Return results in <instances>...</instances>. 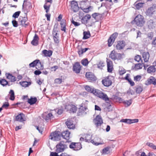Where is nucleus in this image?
<instances>
[{
    "mask_svg": "<svg viewBox=\"0 0 156 156\" xmlns=\"http://www.w3.org/2000/svg\"><path fill=\"white\" fill-rule=\"evenodd\" d=\"M109 57L113 60H120L122 58L121 54L116 53L114 50L111 51Z\"/></svg>",
    "mask_w": 156,
    "mask_h": 156,
    "instance_id": "nucleus-8",
    "label": "nucleus"
},
{
    "mask_svg": "<svg viewBox=\"0 0 156 156\" xmlns=\"http://www.w3.org/2000/svg\"><path fill=\"white\" fill-rule=\"evenodd\" d=\"M45 15V16L47 18V20L50 21V20L51 14H50L48 13V12Z\"/></svg>",
    "mask_w": 156,
    "mask_h": 156,
    "instance_id": "nucleus-58",
    "label": "nucleus"
},
{
    "mask_svg": "<svg viewBox=\"0 0 156 156\" xmlns=\"http://www.w3.org/2000/svg\"><path fill=\"white\" fill-rule=\"evenodd\" d=\"M8 83V81L5 79H1L0 80V84L3 86H6Z\"/></svg>",
    "mask_w": 156,
    "mask_h": 156,
    "instance_id": "nucleus-43",
    "label": "nucleus"
},
{
    "mask_svg": "<svg viewBox=\"0 0 156 156\" xmlns=\"http://www.w3.org/2000/svg\"><path fill=\"white\" fill-rule=\"evenodd\" d=\"M109 148L106 147L104 148L102 151V153L104 154H108L109 153Z\"/></svg>",
    "mask_w": 156,
    "mask_h": 156,
    "instance_id": "nucleus-46",
    "label": "nucleus"
},
{
    "mask_svg": "<svg viewBox=\"0 0 156 156\" xmlns=\"http://www.w3.org/2000/svg\"><path fill=\"white\" fill-rule=\"evenodd\" d=\"M142 56L145 62H148L150 58V54L148 52H144L142 53Z\"/></svg>",
    "mask_w": 156,
    "mask_h": 156,
    "instance_id": "nucleus-28",
    "label": "nucleus"
},
{
    "mask_svg": "<svg viewBox=\"0 0 156 156\" xmlns=\"http://www.w3.org/2000/svg\"><path fill=\"white\" fill-rule=\"evenodd\" d=\"M80 5V9L86 13L89 12L91 11V9L93 8L92 7L90 6H88L87 3L86 1H81Z\"/></svg>",
    "mask_w": 156,
    "mask_h": 156,
    "instance_id": "nucleus-4",
    "label": "nucleus"
},
{
    "mask_svg": "<svg viewBox=\"0 0 156 156\" xmlns=\"http://www.w3.org/2000/svg\"><path fill=\"white\" fill-rule=\"evenodd\" d=\"M5 75L6 76V78L9 80L11 82H14L16 80V77L12 76L9 73H6L5 74Z\"/></svg>",
    "mask_w": 156,
    "mask_h": 156,
    "instance_id": "nucleus-29",
    "label": "nucleus"
},
{
    "mask_svg": "<svg viewBox=\"0 0 156 156\" xmlns=\"http://www.w3.org/2000/svg\"><path fill=\"white\" fill-rule=\"evenodd\" d=\"M62 82V79L61 78H56L54 80V83L56 84H59Z\"/></svg>",
    "mask_w": 156,
    "mask_h": 156,
    "instance_id": "nucleus-47",
    "label": "nucleus"
},
{
    "mask_svg": "<svg viewBox=\"0 0 156 156\" xmlns=\"http://www.w3.org/2000/svg\"><path fill=\"white\" fill-rule=\"evenodd\" d=\"M120 122L127 123L131 124L134 123H136L138 122V119H121Z\"/></svg>",
    "mask_w": 156,
    "mask_h": 156,
    "instance_id": "nucleus-23",
    "label": "nucleus"
},
{
    "mask_svg": "<svg viewBox=\"0 0 156 156\" xmlns=\"http://www.w3.org/2000/svg\"><path fill=\"white\" fill-rule=\"evenodd\" d=\"M126 45V42L124 41H119L117 42L115 48L117 50H121L124 48Z\"/></svg>",
    "mask_w": 156,
    "mask_h": 156,
    "instance_id": "nucleus-17",
    "label": "nucleus"
},
{
    "mask_svg": "<svg viewBox=\"0 0 156 156\" xmlns=\"http://www.w3.org/2000/svg\"><path fill=\"white\" fill-rule=\"evenodd\" d=\"M20 24L23 27H26L29 25V23L27 22L28 19L26 17H22L20 18Z\"/></svg>",
    "mask_w": 156,
    "mask_h": 156,
    "instance_id": "nucleus-25",
    "label": "nucleus"
},
{
    "mask_svg": "<svg viewBox=\"0 0 156 156\" xmlns=\"http://www.w3.org/2000/svg\"><path fill=\"white\" fill-rule=\"evenodd\" d=\"M19 83L22 87H28L31 84L30 82L25 81L20 82Z\"/></svg>",
    "mask_w": 156,
    "mask_h": 156,
    "instance_id": "nucleus-40",
    "label": "nucleus"
},
{
    "mask_svg": "<svg viewBox=\"0 0 156 156\" xmlns=\"http://www.w3.org/2000/svg\"><path fill=\"white\" fill-rule=\"evenodd\" d=\"M12 23L13 26L15 27H16L18 26L17 22L15 20H13L12 21Z\"/></svg>",
    "mask_w": 156,
    "mask_h": 156,
    "instance_id": "nucleus-55",
    "label": "nucleus"
},
{
    "mask_svg": "<svg viewBox=\"0 0 156 156\" xmlns=\"http://www.w3.org/2000/svg\"><path fill=\"white\" fill-rule=\"evenodd\" d=\"M155 11V7L152 6L148 9L147 11V12L148 15H152Z\"/></svg>",
    "mask_w": 156,
    "mask_h": 156,
    "instance_id": "nucleus-37",
    "label": "nucleus"
},
{
    "mask_svg": "<svg viewBox=\"0 0 156 156\" xmlns=\"http://www.w3.org/2000/svg\"><path fill=\"white\" fill-rule=\"evenodd\" d=\"M30 67H34L36 66V69L38 70H42L43 69V65L41 64L40 60L36 59L30 63L29 65Z\"/></svg>",
    "mask_w": 156,
    "mask_h": 156,
    "instance_id": "nucleus-7",
    "label": "nucleus"
},
{
    "mask_svg": "<svg viewBox=\"0 0 156 156\" xmlns=\"http://www.w3.org/2000/svg\"><path fill=\"white\" fill-rule=\"evenodd\" d=\"M134 59L135 61L138 62H139L140 61L142 62H143L141 56L139 55H136L134 57Z\"/></svg>",
    "mask_w": 156,
    "mask_h": 156,
    "instance_id": "nucleus-45",
    "label": "nucleus"
},
{
    "mask_svg": "<svg viewBox=\"0 0 156 156\" xmlns=\"http://www.w3.org/2000/svg\"><path fill=\"white\" fill-rule=\"evenodd\" d=\"M151 84L156 85V79L153 76H151L147 79L145 83L146 85H149Z\"/></svg>",
    "mask_w": 156,
    "mask_h": 156,
    "instance_id": "nucleus-22",
    "label": "nucleus"
},
{
    "mask_svg": "<svg viewBox=\"0 0 156 156\" xmlns=\"http://www.w3.org/2000/svg\"><path fill=\"white\" fill-rule=\"evenodd\" d=\"M9 104L8 102H6L4 103L2 106V108H7L9 106Z\"/></svg>",
    "mask_w": 156,
    "mask_h": 156,
    "instance_id": "nucleus-56",
    "label": "nucleus"
},
{
    "mask_svg": "<svg viewBox=\"0 0 156 156\" xmlns=\"http://www.w3.org/2000/svg\"><path fill=\"white\" fill-rule=\"evenodd\" d=\"M118 35V33H116L113 34L109 37L108 40V45L109 47L111 46L114 42L115 38Z\"/></svg>",
    "mask_w": 156,
    "mask_h": 156,
    "instance_id": "nucleus-16",
    "label": "nucleus"
},
{
    "mask_svg": "<svg viewBox=\"0 0 156 156\" xmlns=\"http://www.w3.org/2000/svg\"><path fill=\"white\" fill-rule=\"evenodd\" d=\"M90 49L88 48H81L79 49L78 51V53L79 56L82 55L83 53L85 52L87 50H90Z\"/></svg>",
    "mask_w": 156,
    "mask_h": 156,
    "instance_id": "nucleus-39",
    "label": "nucleus"
},
{
    "mask_svg": "<svg viewBox=\"0 0 156 156\" xmlns=\"http://www.w3.org/2000/svg\"><path fill=\"white\" fill-rule=\"evenodd\" d=\"M16 121L20 122H23L26 120L25 115L22 113H19L15 116Z\"/></svg>",
    "mask_w": 156,
    "mask_h": 156,
    "instance_id": "nucleus-13",
    "label": "nucleus"
},
{
    "mask_svg": "<svg viewBox=\"0 0 156 156\" xmlns=\"http://www.w3.org/2000/svg\"><path fill=\"white\" fill-rule=\"evenodd\" d=\"M83 38L84 39H87L90 37V36L89 32L84 31L83 32Z\"/></svg>",
    "mask_w": 156,
    "mask_h": 156,
    "instance_id": "nucleus-44",
    "label": "nucleus"
},
{
    "mask_svg": "<svg viewBox=\"0 0 156 156\" xmlns=\"http://www.w3.org/2000/svg\"><path fill=\"white\" fill-rule=\"evenodd\" d=\"M69 147L75 151H78L80 150L82 148V145L80 143L72 142L69 145Z\"/></svg>",
    "mask_w": 156,
    "mask_h": 156,
    "instance_id": "nucleus-12",
    "label": "nucleus"
},
{
    "mask_svg": "<svg viewBox=\"0 0 156 156\" xmlns=\"http://www.w3.org/2000/svg\"><path fill=\"white\" fill-rule=\"evenodd\" d=\"M23 8L25 12L27 13L32 8V5L30 2H26L23 4Z\"/></svg>",
    "mask_w": 156,
    "mask_h": 156,
    "instance_id": "nucleus-20",
    "label": "nucleus"
},
{
    "mask_svg": "<svg viewBox=\"0 0 156 156\" xmlns=\"http://www.w3.org/2000/svg\"><path fill=\"white\" fill-rule=\"evenodd\" d=\"M143 66H144L145 69H146V68L148 66L147 65H146L144 63H136V64L133 67V69L135 70H137L141 69Z\"/></svg>",
    "mask_w": 156,
    "mask_h": 156,
    "instance_id": "nucleus-21",
    "label": "nucleus"
},
{
    "mask_svg": "<svg viewBox=\"0 0 156 156\" xmlns=\"http://www.w3.org/2000/svg\"><path fill=\"white\" fill-rule=\"evenodd\" d=\"M93 122L97 127L101 126L103 123V120L101 116L99 115H97L93 119Z\"/></svg>",
    "mask_w": 156,
    "mask_h": 156,
    "instance_id": "nucleus-10",
    "label": "nucleus"
},
{
    "mask_svg": "<svg viewBox=\"0 0 156 156\" xmlns=\"http://www.w3.org/2000/svg\"><path fill=\"white\" fill-rule=\"evenodd\" d=\"M52 0H45L44 8L46 13L48 12L50 10V7L52 3Z\"/></svg>",
    "mask_w": 156,
    "mask_h": 156,
    "instance_id": "nucleus-19",
    "label": "nucleus"
},
{
    "mask_svg": "<svg viewBox=\"0 0 156 156\" xmlns=\"http://www.w3.org/2000/svg\"><path fill=\"white\" fill-rule=\"evenodd\" d=\"M52 35L53 36V37H58L57 35H58L57 32L55 31H53Z\"/></svg>",
    "mask_w": 156,
    "mask_h": 156,
    "instance_id": "nucleus-60",
    "label": "nucleus"
},
{
    "mask_svg": "<svg viewBox=\"0 0 156 156\" xmlns=\"http://www.w3.org/2000/svg\"><path fill=\"white\" fill-rule=\"evenodd\" d=\"M53 51L51 50H44L42 51V54L45 57H50L52 54Z\"/></svg>",
    "mask_w": 156,
    "mask_h": 156,
    "instance_id": "nucleus-33",
    "label": "nucleus"
},
{
    "mask_svg": "<svg viewBox=\"0 0 156 156\" xmlns=\"http://www.w3.org/2000/svg\"><path fill=\"white\" fill-rule=\"evenodd\" d=\"M58 66H55L51 67V69H53V70L54 71H55L57 69H58Z\"/></svg>",
    "mask_w": 156,
    "mask_h": 156,
    "instance_id": "nucleus-61",
    "label": "nucleus"
},
{
    "mask_svg": "<svg viewBox=\"0 0 156 156\" xmlns=\"http://www.w3.org/2000/svg\"><path fill=\"white\" fill-rule=\"evenodd\" d=\"M145 23L144 17L140 14L137 15L131 22L132 24L135 23L136 26L140 27L143 26Z\"/></svg>",
    "mask_w": 156,
    "mask_h": 156,
    "instance_id": "nucleus-2",
    "label": "nucleus"
},
{
    "mask_svg": "<svg viewBox=\"0 0 156 156\" xmlns=\"http://www.w3.org/2000/svg\"><path fill=\"white\" fill-rule=\"evenodd\" d=\"M53 39L55 43L57 44H58L59 43V41L58 37H53Z\"/></svg>",
    "mask_w": 156,
    "mask_h": 156,
    "instance_id": "nucleus-57",
    "label": "nucleus"
},
{
    "mask_svg": "<svg viewBox=\"0 0 156 156\" xmlns=\"http://www.w3.org/2000/svg\"><path fill=\"white\" fill-rule=\"evenodd\" d=\"M143 88L141 86L138 87L136 89V92L137 93L140 94L143 91Z\"/></svg>",
    "mask_w": 156,
    "mask_h": 156,
    "instance_id": "nucleus-50",
    "label": "nucleus"
},
{
    "mask_svg": "<svg viewBox=\"0 0 156 156\" xmlns=\"http://www.w3.org/2000/svg\"><path fill=\"white\" fill-rule=\"evenodd\" d=\"M39 37L38 35L35 34L33 40L31 41V44L33 45L36 46L38 44Z\"/></svg>",
    "mask_w": 156,
    "mask_h": 156,
    "instance_id": "nucleus-31",
    "label": "nucleus"
},
{
    "mask_svg": "<svg viewBox=\"0 0 156 156\" xmlns=\"http://www.w3.org/2000/svg\"><path fill=\"white\" fill-rule=\"evenodd\" d=\"M70 3L71 9L74 12H76L79 10V8L78 6L77 2L75 0H72L70 1Z\"/></svg>",
    "mask_w": 156,
    "mask_h": 156,
    "instance_id": "nucleus-14",
    "label": "nucleus"
},
{
    "mask_svg": "<svg viewBox=\"0 0 156 156\" xmlns=\"http://www.w3.org/2000/svg\"><path fill=\"white\" fill-rule=\"evenodd\" d=\"M85 140L86 142H91L93 144L98 145L99 144H101L102 143H98L96 142L97 138H95L94 140H91V136L89 134H87L84 136Z\"/></svg>",
    "mask_w": 156,
    "mask_h": 156,
    "instance_id": "nucleus-9",
    "label": "nucleus"
},
{
    "mask_svg": "<svg viewBox=\"0 0 156 156\" xmlns=\"http://www.w3.org/2000/svg\"><path fill=\"white\" fill-rule=\"evenodd\" d=\"M60 25L61 28V30L62 31H63L64 32H65L66 29V22L63 21L61 22L60 23Z\"/></svg>",
    "mask_w": 156,
    "mask_h": 156,
    "instance_id": "nucleus-42",
    "label": "nucleus"
},
{
    "mask_svg": "<svg viewBox=\"0 0 156 156\" xmlns=\"http://www.w3.org/2000/svg\"><path fill=\"white\" fill-rule=\"evenodd\" d=\"M66 124L68 128L69 129H74L75 128V125L71 119H68L66 122Z\"/></svg>",
    "mask_w": 156,
    "mask_h": 156,
    "instance_id": "nucleus-24",
    "label": "nucleus"
},
{
    "mask_svg": "<svg viewBox=\"0 0 156 156\" xmlns=\"http://www.w3.org/2000/svg\"><path fill=\"white\" fill-rule=\"evenodd\" d=\"M21 12L18 11L14 13L12 15V17L15 18H17L19 16Z\"/></svg>",
    "mask_w": 156,
    "mask_h": 156,
    "instance_id": "nucleus-51",
    "label": "nucleus"
},
{
    "mask_svg": "<svg viewBox=\"0 0 156 156\" xmlns=\"http://www.w3.org/2000/svg\"><path fill=\"white\" fill-rule=\"evenodd\" d=\"M144 4V3L139 2V1H137L134 4V6L136 9H139L143 7Z\"/></svg>",
    "mask_w": 156,
    "mask_h": 156,
    "instance_id": "nucleus-35",
    "label": "nucleus"
},
{
    "mask_svg": "<svg viewBox=\"0 0 156 156\" xmlns=\"http://www.w3.org/2000/svg\"><path fill=\"white\" fill-rule=\"evenodd\" d=\"M39 70H36L34 71V73L36 75H39L41 73V72L39 71Z\"/></svg>",
    "mask_w": 156,
    "mask_h": 156,
    "instance_id": "nucleus-62",
    "label": "nucleus"
},
{
    "mask_svg": "<svg viewBox=\"0 0 156 156\" xmlns=\"http://www.w3.org/2000/svg\"><path fill=\"white\" fill-rule=\"evenodd\" d=\"M129 76L130 74H127L126 76L124 77H122V79L127 80L131 86H133L134 85L135 83L131 79L129 78Z\"/></svg>",
    "mask_w": 156,
    "mask_h": 156,
    "instance_id": "nucleus-30",
    "label": "nucleus"
},
{
    "mask_svg": "<svg viewBox=\"0 0 156 156\" xmlns=\"http://www.w3.org/2000/svg\"><path fill=\"white\" fill-rule=\"evenodd\" d=\"M132 101L131 100H129L128 101H123L124 104L127 105V106H129L132 103Z\"/></svg>",
    "mask_w": 156,
    "mask_h": 156,
    "instance_id": "nucleus-52",
    "label": "nucleus"
},
{
    "mask_svg": "<svg viewBox=\"0 0 156 156\" xmlns=\"http://www.w3.org/2000/svg\"><path fill=\"white\" fill-rule=\"evenodd\" d=\"M70 134V133L68 130H67L62 132L61 133V136L62 135V137L67 141L69 139Z\"/></svg>",
    "mask_w": 156,
    "mask_h": 156,
    "instance_id": "nucleus-26",
    "label": "nucleus"
},
{
    "mask_svg": "<svg viewBox=\"0 0 156 156\" xmlns=\"http://www.w3.org/2000/svg\"><path fill=\"white\" fill-rule=\"evenodd\" d=\"M107 67L108 72L112 73L113 69V64L112 61L109 60L107 61Z\"/></svg>",
    "mask_w": 156,
    "mask_h": 156,
    "instance_id": "nucleus-27",
    "label": "nucleus"
},
{
    "mask_svg": "<svg viewBox=\"0 0 156 156\" xmlns=\"http://www.w3.org/2000/svg\"><path fill=\"white\" fill-rule=\"evenodd\" d=\"M95 110H96L100 111H101V109L99 106L96 105L95 106Z\"/></svg>",
    "mask_w": 156,
    "mask_h": 156,
    "instance_id": "nucleus-63",
    "label": "nucleus"
},
{
    "mask_svg": "<svg viewBox=\"0 0 156 156\" xmlns=\"http://www.w3.org/2000/svg\"><path fill=\"white\" fill-rule=\"evenodd\" d=\"M53 118V115L51 113H48L46 115V118L45 119L46 120H48L50 119Z\"/></svg>",
    "mask_w": 156,
    "mask_h": 156,
    "instance_id": "nucleus-53",
    "label": "nucleus"
},
{
    "mask_svg": "<svg viewBox=\"0 0 156 156\" xmlns=\"http://www.w3.org/2000/svg\"><path fill=\"white\" fill-rule=\"evenodd\" d=\"M82 66L80 65L79 62H75L73 66V70L76 73H79L81 69Z\"/></svg>",
    "mask_w": 156,
    "mask_h": 156,
    "instance_id": "nucleus-18",
    "label": "nucleus"
},
{
    "mask_svg": "<svg viewBox=\"0 0 156 156\" xmlns=\"http://www.w3.org/2000/svg\"><path fill=\"white\" fill-rule=\"evenodd\" d=\"M89 62L87 59H85L81 61V63L84 66H87L88 65Z\"/></svg>",
    "mask_w": 156,
    "mask_h": 156,
    "instance_id": "nucleus-49",
    "label": "nucleus"
},
{
    "mask_svg": "<svg viewBox=\"0 0 156 156\" xmlns=\"http://www.w3.org/2000/svg\"><path fill=\"white\" fill-rule=\"evenodd\" d=\"M114 79V77L111 76L104 77L102 80V83L105 86L109 87L112 85Z\"/></svg>",
    "mask_w": 156,
    "mask_h": 156,
    "instance_id": "nucleus-3",
    "label": "nucleus"
},
{
    "mask_svg": "<svg viewBox=\"0 0 156 156\" xmlns=\"http://www.w3.org/2000/svg\"><path fill=\"white\" fill-rule=\"evenodd\" d=\"M61 138V133L59 131H55L51 133L49 139L54 141H58Z\"/></svg>",
    "mask_w": 156,
    "mask_h": 156,
    "instance_id": "nucleus-5",
    "label": "nucleus"
},
{
    "mask_svg": "<svg viewBox=\"0 0 156 156\" xmlns=\"http://www.w3.org/2000/svg\"><path fill=\"white\" fill-rule=\"evenodd\" d=\"M118 72L120 76H122L126 72V71L122 67H120L118 70Z\"/></svg>",
    "mask_w": 156,
    "mask_h": 156,
    "instance_id": "nucleus-41",
    "label": "nucleus"
},
{
    "mask_svg": "<svg viewBox=\"0 0 156 156\" xmlns=\"http://www.w3.org/2000/svg\"><path fill=\"white\" fill-rule=\"evenodd\" d=\"M50 156H58V155L56 152H51L50 154Z\"/></svg>",
    "mask_w": 156,
    "mask_h": 156,
    "instance_id": "nucleus-64",
    "label": "nucleus"
},
{
    "mask_svg": "<svg viewBox=\"0 0 156 156\" xmlns=\"http://www.w3.org/2000/svg\"><path fill=\"white\" fill-rule=\"evenodd\" d=\"M65 108L70 113H75L77 110V108L76 106L75 105L72 104L66 105V106Z\"/></svg>",
    "mask_w": 156,
    "mask_h": 156,
    "instance_id": "nucleus-15",
    "label": "nucleus"
},
{
    "mask_svg": "<svg viewBox=\"0 0 156 156\" xmlns=\"http://www.w3.org/2000/svg\"><path fill=\"white\" fill-rule=\"evenodd\" d=\"M85 76L90 82H94L96 81L97 79L94 75L92 73L87 72L86 73Z\"/></svg>",
    "mask_w": 156,
    "mask_h": 156,
    "instance_id": "nucleus-11",
    "label": "nucleus"
},
{
    "mask_svg": "<svg viewBox=\"0 0 156 156\" xmlns=\"http://www.w3.org/2000/svg\"><path fill=\"white\" fill-rule=\"evenodd\" d=\"M84 88L88 93L93 94L94 95L105 101H110L109 98H108L107 95L103 93L100 90L94 89L93 88L90 87L88 85L85 86Z\"/></svg>",
    "mask_w": 156,
    "mask_h": 156,
    "instance_id": "nucleus-1",
    "label": "nucleus"
},
{
    "mask_svg": "<svg viewBox=\"0 0 156 156\" xmlns=\"http://www.w3.org/2000/svg\"><path fill=\"white\" fill-rule=\"evenodd\" d=\"M141 76L140 75H136L134 77V80L136 82L139 81L141 79Z\"/></svg>",
    "mask_w": 156,
    "mask_h": 156,
    "instance_id": "nucleus-48",
    "label": "nucleus"
},
{
    "mask_svg": "<svg viewBox=\"0 0 156 156\" xmlns=\"http://www.w3.org/2000/svg\"><path fill=\"white\" fill-rule=\"evenodd\" d=\"M36 128L38 130L39 132L41 134H42V133L44 130V128L41 127H39V126H36Z\"/></svg>",
    "mask_w": 156,
    "mask_h": 156,
    "instance_id": "nucleus-54",
    "label": "nucleus"
},
{
    "mask_svg": "<svg viewBox=\"0 0 156 156\" xmlns=\"http://www.w3.org/2000/svg\"><path fill=\"white\" fill-rule=\"evenodd\" d=\"M67 141H65L62 140L56 146V151L58 153H60L63 151L65 148H67V146L66 144V143Z\"/></svg>",
    "mask_w": 156,
    "mask_h": 156,
    "instance_id": "nucleus-6",
    "label": "nucleus"
},
{
    "mask_svg": "<svg viewBox=\"0 0 156 156\" xmlns=\"http://www.w3.org/2000/svg\"><path fill=\"white\" fill-rule=\"evenodd\" d=\"M72 23L76 26H78L80 25V24L79 23L76 22L73 20L72 21Z\"/></svg>",
    "mask_w": 156,
    "mask_h": 156,
    "instance_id": "nucleus-59",
    "label": "nucleus"
},
{
    "mask_svg": "<svg viewBox=\"0 0 156 156\" xmlns=\"http://www.w3.org/2000/svg\"><path fill=\"white\" fill-rule=\"evenodd\" d=\"M9 99L12 101L14 100L15 98V93L14 91L12 90H11L9 92Z\"/></svg>",
    "mask_w": 156,
    "mask_h": 156,
    "instance_id": "nucleus-38",
    "label": "nucleus"
},
{
    "mask_svg": "<svg viewBox=\"0 0 156 156\" xmlns=\"http://www.w3.org/2000/svg\"><path fill=\"white\" fill-rule=\"evenodd\" d=\"M155 66H151L149 67L147 69V72L148 73H154L156 71V69L154 67Z\"/></svg>",
    "mask_w": 156,
    "mask_h": 156,
    "instance_id": "nucleus-36",
    "label": "nucleus"
},
{
    "mask_svg": "<svg viewBox=\"0 0 156 156\" xmlns=\"http://www.w3.org/2000/svg\"><path fill=\"white\" fill-rule=\"evenodd\" d=\"M90 18L91 16L89 14H87L82 18L81 19L82 22L83 23H87Z\"/></svg>",
    "mask_w": 156,
    "mask_h": 156,
    "instance_id": "nucleus-34",
    "label": "nucleus"
},
{
    "mask_svg": "<svg viewBox=\"0 0 156 156\" xmlns=\"http://www.w3.org/2000/svg\"><path fill=\"white\" fill-rule=\"evenodd\" d=\"M37 100V99L36 97L33 98L31 97L30 98L28 99L27 102L30 105H32L35 104Z\"/></svg>",
    "mask_w": 156,
    "mask_h": 156,
    "instance_id": "nucleus-32",
    "label": "nucleus"
}]
</instances>
